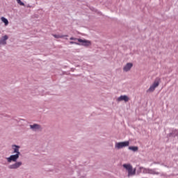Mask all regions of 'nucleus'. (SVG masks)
I'll return each instance as SVG.
<instances>
[{
    "instance_id": "1",
    "label": "nucleus",
    "mask_w": 178,
    "mask_h": 178,
    "mask_svg": "<svg viewBox=\"0 0 178 178\" xmlns=\"http://www.w3.org/2000/svg\"><path fill=\"white\" fill-rule=\"evenodd\" d=\"M122 167L128 172V176H134L136 175V168L133 169V166L130 164H123Z\"/></svg>"
},
{
    "instance_id": "2",
    "label": "nucleus",
    "mask_w": 178,
    "mask_h": 178,
    "mask_svg": "<svg viewBox=\"0 0 178 178\" xmlns=\"http://www.w3.org/2000/svg\"><path fill=\"white\" fill-rule=\"evenodd\" d=\"M70 40H77L78 42H81V45H83L84 47H89V45H91V42L88 41V40H83V39H77L76 38H70Z\"/></svg>"
},
{
    "instance_id": "3",
    "label": "nucleus",
    "mask_w": 178,
    "mask_h": 178,
    "mask_svg": "<svg viewBox=\"0 0 178 178\" xmlns=\"http://www.w3.org/2000/svg\"><path fill=\"white\" fill-rule=\"evenodd\" d=\"M129 145H130V143L129 141L120 142L115 144V148L120 149L122 148H124V147H129Z\"/></svg>"
},
{
    "instance_id": "4",
    "label": "nucleus",
    "mask_w": 178,
    "mask_h": 178,
    "mask_svg": "<svg viewBox=\"0 0 178 178\" xmlns=\"http://www.w3.org/2000/svg\"><path fill=\"white\" fill-rule=\"evenodd\" d=\"M19 154H13L7 158V161L10 163V162H16L19 159Z\"/></svg>"
},
{
    "instance_id": "5",
    "label": "nucleus",
    "mask_w": 178,
    "mask_h": 178,
    "mask_svg": "<svg viewBox=\"0 0 178 178\" xmlns=\"http://www.w3.org/2000/svg\"><path fill=\"white\" fill-rule=\"evenodd\" d=\"M159 86V81H155L154 83L149 87L148 91H149V92H152L155 91V88Z\"/></svg>"
},
{
    "instance_id": "6",
    "label": "nucleus",
    "mask_w": 178,
    "mask_h": 178,
    "mask_svg": "<svg viewBox=\"0 0 178 178\" xmlns=\"http://www.w3.org/2000/svg\"><path fill=\"white\" fill-rule=\"evenodd\" d=\"M22 165V161L16 162L14 164H12L8 166L9 169H17L18 168H20Z\"/></svg>"
},
{
    "instance_id": "7",
    "label": "nucleus",
    "mask_w": 178,
    "mask_h": 178,
    "mask_svg": "<svg viewBox=\"0 0 178 178\" xmlns=\"http://www.w3.org/2000/svg\"><path fill=\"white\" fill-rule=\"evenodd\" d=\"M133 67V63H128L127 65L123 67L124 72H129Z\"/></svg>"
},
{
    "instance_id": "8",
    "label": "nucleus",
    "mask_w": 178,
    "mask_h": 178,
    "mask_svg": "<svg viewBox=\"0 0 178 178\" xmlns=\"http://www.w3.org/2000/svg\"><path fill=\"white\" fill-rule=\"evenodd\" d=\"M19 148H20V147L17 145H13V149H14L13 154H15V155L20 156V152H19Z\"/></svg>"
},
{
    "instance_id": "9",
    "label": "nucleus",
    "mask_w": 178,
    "mask_h": 178,
    "mask_svg": "<svg viewBox=\"0 0 178 178\" xmlns=\"http://www.w3.org/2000/svg\"><path fill=\"white\" fill-rule=\"evenodd\" d=\"M145 173H149V175H159L155 170L152 169H145Z\"/></svg>"
},
{
    "instance_id": "10",
    "label": "nucleus",
    "mask_w": 178,
    "mask_h": 178,
    "mask_svg": "<svg viewBox=\"0 0 178 178\" xmlns=\"http://www.w3.org/2000/svg\"><path fill=\"white\" fill-rule=\"evenodd\" d=\"M8 35H4L1 40H0V45H6V40H8Z\"/></svg>"
},
{
    "instance_id": "11",
    "label": "nucleus",
    "mask_w": 178,
    "mask_h": 178,
    "mask_svg": "<svg viewBox=\"0 0 178 178\" xmlns=\"http://www.w3.org/2000/svg\"><path fill=\"white\" fill-rule=\"evenodd\" d=\"M118 101H124V102H128L129 97L126 95H122L118 98Z\"/></svg>"
},
{
    "instance_id": "12",
    "label": "nucleus",
    "mask_w": 178,
    "mask_h": 178,
    "mask_svg": "<svg viewBox=\"0 0 178 178\" xmlns=\"http://www.w3.org/2000/svg\"><path fill=\"white\" fill-rule=\"evenodd\" d=\"M30 127L33 130H40V129H41V126L37 124H34L33 125H30Z\"/></svg>"
},
{
    "instance_id": "13",
    "label": "nucleus",
    "mask_w": 178,
    "mask_h": 178,
    "mask_svg": "<svg viewBox=\"0 0 178 178\" xmlns=\"http://www.w3.org/2000/svg\"><path fill=\"white\" fill-rule=\"evenodd\" d=\"M1 20L4 23L5 26H8V24H9V21H8V19L5 18V17H1Z\"/></svg>"
},
{
    "instance_id": "14",
    "label": "nucleus",
    "mask_w": 178,
    "mask_h": 178,
    "mask_svg": "<svg viewBox=\"0 0 178 178\" xmlns=\"http://www.w3.org/2000/svg\"><path fill=\"white\" fill-rule=\"evenodd\" d=\"M129 149H131V151H134V152H136V151H138V147L131 146L129 147Z\"/></svg>"
},
{
    "instance_id": "15",
    "label": "nucleus",
    "mask_w": 178,
    "mask_h": 178,
    "mask_svg": "<svg viewBox=\"0 0 178 178\" xmlns=\"http://www.w3.org/2000/svg\"><path fill=\"white\" fill-rule=\"evenodd\" d=\"M54 38H63V37H67V35H53Z\"/></svg>"
},
{
    "instance_id": "16",
    "label": "nucleus",
    "mask_w": 178,
    "mask_h": 178,
    "mask_svg": "<svg viewBox=\"0 0 178 178\" xmlns=\"http://www.w3.org/2000/svg\"><path fill=\"white\" fill-rule=\"evenodd\" d=\"M17 3L20 5L21 6H24V3L22 1V0H17Z\"/></svg>"
},
{
    "instance_id": "17",
    "label": "nucleus",
    "mask_w": 178,
    "mask_h": 178,
    "mask_svg": "<svg viewBox=\"0 0 178 178\" xmlns=\"http://www.w3.org/2000/svg\"><path fill=\"white\" fill-rule=\"evenodd\" d=\"M70 44H76V45H80V44H79L76 42H70Z\"/></svg>"
}]
</instances>
